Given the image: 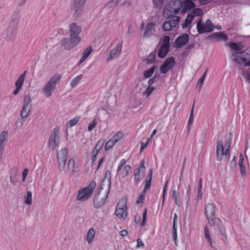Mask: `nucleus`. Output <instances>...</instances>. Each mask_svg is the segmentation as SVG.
<instances>
[{
  "mask_svg": "<svg viewBox=\"0 0 250 250\" xmlns=\"http://www.w3.org/2000/svg\"><path fill=\"white\" fill-rule=\"evenodd\" d=\"M60 74H56L50 77L42 89L43 94L47 98L50 97L56 89L57 84L60 82L61 79Z\"/></svg>",
  "mask_w": 250,
  "mask_h": 250,
  "instance_id": "1",
  "label": "nucleus"
},
{
  "mask_svg": "<svg viewBox=\"0 0 250 250\" xmlns=\"http://www.w3.org/2000/svg\"><path fill=\"white\" fill-rule=\"evenodd\" d=\"M182 4L180 0H171L163 11V15L166 18H169L178 12L181 11Z\"/></svg>",
  "mask_w": 250,
  "mask_h": 250,
  "instance_id": "2",
  "label": "nucleus"
},
{
  "mask_svg": "<svg viewBox=\"0 0 250 250\" xmlns=\"http://www.w3.org/2000/svg\"><path fill=\"white\" fill-rule=\"evenodd\" d=\"M110 189L104 187L103 190L97 191L94 195L93 199V206L96 208H101L105 203Z\"/></svg>",
  "mask_w": 250,
  "mask_h": 250,
  "instance_id": "3",
  "label": "nucleus"
},
{
  "mask_svg": "<svg viewBox=\"0 0 250 250\" xmlns=\"http://www.w3.org/2000/svg\"><path fill=\"white\" fill-rule=\"evenodd\" d=\"M96 184L95 181H91L89 185L81 189L77 196V200L80 201H85L88 200L92 195L93 190L96 188Z\"/></svg>",
  "mask_w": 250,
  "mask_h": 250,
  "instance_id": "4",
  "label": "nucleus"
},
{
  "mask_svg": "<svg viewBox=\"0 0 250 250\" xmlns=\"http://www.w3.org/2000/svg\"><path fill=\"white\" fill-rule=\"evenodd\" d=\"M205 214L208 220V223L211 226H214L217 219L215 217V206L211 204H208L205 207Z\"/></svg>",
  "mask_w": 250,
  "mask_h": 250,
  "instance_id": "5",
  "label": "nucleus"
},
{
  "mask_svg": "<svg viewBox=\"0 0 250 250\" xmlns=\"http://www.w3.org/2000/svg\"><path fill=\"white\" fill-rule=\"evenodd\" d=\"M214 28V25L209 19H208L205 22H202V19H200L197 23V29L199 34L212 32Z\"/></svg>",
  "mask_w": 250,
  "mask_h": 250,
  "instance_id": "6",
  "label": "nucleus"
},
{
  "mask_svg": "<svg viewBox=\"0 0 250 250\" xmlns=\"http://www.w3.org/2000/svg\"><path fill=\"white\" fill-rule=\"evenodd\" d=\"M180 21V17H172L169 20L165 21L163 23L162 27L163 30L165 31H170L173 30H176L178 28Z\"/></svg>",
  "mask_w": 250,
  "mask_h": 250,
  "instance_id": "7",
  "label": "nucleus"
},
{
  "mask_svg": "<svg viewBox=\"0 0 250 250\" xmlns=\"http://www.w3.org/2000/svg\"><path fill=\"white\" fill-rule=\"evenodd\" d=\"M67 155V149L66 147L62 148L58 152L57 162L60 171H63L65 169Z\"/></svg>",
  "mask_w": 250,
  "mask_h": 250,
  "instance_id": "8",
  "label": "nucleus"
},
{
  "mask_svg": "<svg viewBox=\"0 0 250 250\" xmlns=\"http://www.w3.org/2000/svg\"><path fill=\"white\" fill-rule=\"evenodd\" d=\"M60 143L59 127H55L49 137L48 141L49 147L54 150Z\"/></svg>",
  "mask_w": 250,
  "mask_h": 250,
  "instance_id": "9",
  "label": "nucleus"
},
{
  "mask_svg": "<svg viewBox=\"0 0 250 250\" xmlns=\"http://www.w3.org/2000/svg\"><path fill=\"white\" fill-rule=\"evenodd\" d=\"M81 42V41L69 36V37L67 38H64L61 41V44L64 49L70 50L77 46Z\"/></svg>",
  "mask_w": 250,
  "mask_h": 250,
  "instance_id": "10",
  "label": "nucleus"
},
{
  "mask_svg": "<svg viewBox=\"0 0 250 250\" xmlns=\"http://www.w3.org/2000/svg\"><path fill=\"white\" fill-rule=\"evenodd\" d=\"M82 32V27L76 23H72L69 26V36L81 41L80 34Z\"/></svg>",
  "mask_w": 250,
  "mask_h": 250,
  "instance_id": "11",
  "label": "nucleus"
},
{
  "mask_svg": "<svg viewBox=\"0 0 250 250\" xmlns=\"http://www.w3.org/2000/svg\"><path fill=\"white\" fill-rule=\"evenodd\" d=\"M86 1V0H72V7L74 11V16L75 17L78 18L81 15Z\"/></svg>",
  "mask_w": 250,
  "mask_h": 250,
  "instance_id": "12",
  "label": "nucleus"
},
{
  "mask_svg": "<svg viewBox=\"0 0 250 250\" xmlns=\"http://www.w3.org/2000/svg\"><path fill=\"white\" fill-rule=\"evenodd\" d=\"M146 168L144 165V162L142 161L138 168L134 171V180L136 184H138L142 180L145 175Z\"/></svg>",
  "mask_w": 250,
  "mask_h": 250,
  "instance_id": "13",
  "label": "nucleus"
},
{
  "mask_svg": "<svg viewBox=\"0 0 250 250\" xmlns=\"http://www.w3.org/2000/svg\"><path fill=\"white\" fill-rule=\"evenodd\" d=\"M115 214L120 219L125 220L127 216L126 203L125 201H121L117 205Z\"/></svg>",
  "mask_w": 250,
  "mask_h": 250,
  "instance_id": "14",
  "label": "nucleus"
},
{
  "mask_svg": "<svg viewBox=\"0 0 250 250\" xmlns=\"http://www.w3.org/2000/svg\"><path fill=\"white\" fill-rule=\"evenodd\" d=\"M226 151L224 152V147L222 141L218 140L217 142L216 147V160L217 161L221 162L223 161L224 162H228L229 159H226Z\"/></svg>",
  "mask_w": 250,
  "mask_h": 250,
  "instance_id": "15",
  "label": "nucleus"
},
{
  "mask_svg": "<svg viewBox=\"0 0 250 250\" xmlns=\"http://www.w3.org/2000/svg\"><path fill=\"white\" fill-rule=\"evenodd\" d=\"M174 64L175 61L173 57L167 58L160 68L161 72L162 73H167L174 66Z\"/></svg>",
  "mask_w": 250,
  "mask_h": 250,
  "instance_id": "16",
  "label": "nucleus"
},
{
  "mask_svg": "<svg viewBox=\"0 0 250 250\" xmlns=\"http://www.w3.org/2000/svg\"><path fill=\"white\" fill-rule=\"evenodd\" d=\"M156 30V24L153 22H149L146 24L144 28L143 37L147 38L152 36Z\"/></svg>",
  "mask_w": 250,
  "mask_h": 250,
  "instance_id": "17",
  "label": "nucleus"
},
{
  "mask_svg": "<svg viewBox=\"0 0 250 250\" xmlns=\"http://www.w3.org/2000/svg\"><path fill=\"white\" fill-rule=\"evenodd\" d=\"M188 35L187 34H183L178 37L175 40V47L179 48L185 45L188 42Z\"/></svg>",
  "mask_w": 250,
  "mask_h": 250,
  "instance_id": "18",
  "label": "nucleus"
},
{
  "mask_svg": "<svg viewBox=\"0 0 250 250\" xmlns=\"http://www.w3.org/2000/svg\"><path fill=\"white\" fill-rule=\"evenodd\" d=\"M122 42H119L117 45L110 51L109 57L107 61H111L113 58L117 57L119 55L122 51Z\"/></svg>",
  "mask_w": 250,
  "mask_h": 250,
  "instance_id": "19",
  "label": "nucleus"
},
{
  "mask_svg": "<svg viewBox=\"0 0 250 250\" xmlns=\"http://www.w3.org/2000/svg\"><path fill=\"white\" fill-rule=\"evenodd\" d=\"M104 187H106L108 189L111 187V172L110 171H106L104 179L103 180L101 189L103 190Z\"/></svg>",
  "mask_w": 250,
  "mask_h": 250,
  "instance_id": "20",
  "label": "nucleus"
},
{
  "mask_svg": "<svg viewBox=\"0 0 250 250\" xmlns=\"http://www.w3.org/2000/svg\"><path fill=\"white\" fill-rule=\"evenodd\" d=\"M17 29L15 27H9L7 30L6 39L7 40L13 41L16 36Z\"/></svg>",
  "mask_w": 250,
  "mask_h": 250,
  "instance_id": "21",
  "label": "nucleus"
},
{
  "mask_svg": "<svg viewBox=\"0 0 250 250\" xmlns=\"http://www.w3.org/2000/svg\"><path fill=\"white\" fill-rule=\"evenodd\" d=\"M75 162L73 159H70L68 162L67 167L65 171L70 176L73 175L75 172ZM65 171V170H64Z\"/></svg>",
  "mask_w": 250,
  "mask_h": 250,
  "instance_id": "22",
  "label": "nucleus"
},
{
  "mask_svg": "<svg viewBox=\"0 0 250 250\" xmlns=\"http://www.w3.org/2000/svg\"><path fill=\"white\" fill-rule=\"evenodd\" d=\"M182 7H181V12L185 13L187 10L194 7L195 4L191 0H187L181 1Z\"/></svg>",
  "mask_w": 250,
  "mask_h": 250,
  "instance_id": "23",
  "label": "nucleus"
},
{
  "mask_svg": "<svg viewBox=\"0 0 250 250\" xmlns=\"http://www.w3.org/2000/svg\"><path fill=\"white\" fill-rule=\"evenodd\" d=\"M239 55L241 57L244 61V65L245 66H250V54L245 51L238 52Z\"/></svg>",
  "mask_w": 250,
  "mask_h": 250,
  "instance_id": "24",
  "label": "nucleus"
},
{
  "mask_svg": "<svg viewBox=\"0 0 250 250\" xmlns=\"http://www.w3.org/2000/svg\"><path fill=\"white\" fill-rule=\"evenodd\" d=\"M209 37L211 39L216 38L218 40H222L223 41H226L228 39V36L223 32L215 33L211 35Z\"/></svg>",
  "mask_w": 250,
  "mask_h": 250,
  "instance_id": "25",
  "label": "nucleus"
},
{
  "mask_svg": "<svg viewBox=\"0 0 250 250\" xmlns=\"http://www.w3.org/2000/svg\"><path fill=\"white\" fill-rule=\"evenodd\" d=\"M95 235V231L94 229H90L86 234V240L88 244H91L93 241Z\"/></svg>",
  "mask_w": 250,
  "mask_h": 250,
  "instance_id": "26",
  "label": "nucleus"
},
{
  "mask_svg": "<svg viewBox=\"0 0 250 250\" xmlns=\"http://www.w3.org/2000/svg\"><path fill=\"white\" fill-rule=\"evenodd\" d=\"M92 48L91 47H88L83 52V56L79 62V65L82 63L89 56L92 52Z\"/></svg>",
  "mask_w": 250,
  "mask_h": 250,
  "instance_id": "27",
  "label": "nucleus"
},
{
  "mask_svg": "<svg viewBox=\"0 0 250 250\" xmlns=\"http://www.w3.org/2000/svg\"><path fill=\"white\" fill-rule=\"evenodd\" d=\"M204 236L205 239L207 241L208 243L209 244L210 247L212 248L213 247L212 241L210 236L209 230L207 226L205 227L204 229Z\"/></svg>",
  "mask_w": 250,
  "mask_h": 250,
  "instance_id": "28",
  "label": "nucleus"
},
{
  "mask_svg": "<svg viewBox=\"0 0 250 250\" xmlns=\"http://www.w3.org/2000/svg\"><path fill=\"white\" fill-rule=\"evenodd\" d=\"M169 49V48L161 45V47L158 51V57L161 58H164L168 52Z\"/></svg>",
  "mask_w": 250,
  "mask_h": 250,
  "instance_id": "29",
  "label": "nucleus"
},
{
  "mask_svg": "<svg viewBox=\"0 0 250 250\" xmlns=\"http://www.w3.org/2000/svg\"><path fill=\"white\" fill-rule=\"evenodd\" d=\"M26 73V71H24V73L21 74L17 79L16 83L15 86L16 87H19L21 88L22 86L23 85L25 75Z\"/></svg>",
  "mask_w": 250,
  "mask_h": 250,
  "instance_id": "30",
  "label": "nucleus"
},
{
  "mask_svg": "<svg viewBox=\"0 0 250 250\" xmlns=\"http://www.w3.org/2000/svg\"><path fill=\"white\" fill-rule=\"evenodd\" d=\"M229 47L236 51H240L243 49V46L241 42H230L229 44Z\"/></svg>",
  "mask_w": 250,
  "mask_h": 250,
  "instance_id": "31",
  "label": "nucleus"
},
{
  "mask_svg": "<svg viewBox=\"0 0 250 250\" xmlns=\"http://www.w3.org/2000/svg\"><path fill=\"white\" fill-rule=\"evenodd\" d=\"M24 203L25 204L30 205L32 203V194L30 191H28L26 195L24 196Z\"/></svg>",
  "mask_w": 250,
  "mask_h": 250,
  "instance_id": "32",
  "label": "nucleus"
},
{
  "mask_svg": "<svg viewBox=\"0 0 250 250\" xmlns=\"http://www.w3.org/2000/svg\"><path fill=\"white\" fill-rule=\"evenodd\" d=\"M231 144V138L228 140L226 143L227 148L226 150V159H229L230 157V147Z\"/></svg>",
  "mask_w": 250,
  "mask_h": 250,
  "instance_id": "33",
  "label": "nucleus"
},
{
  "mask_svg": "<svg viewBox=\"0 0 250 250\" xmlns=\"http://www.w3.org/2000/svg\"><path fill=\"white\" fill-rule=\"evenodd\" d=\"M239 55V54L238 52L233 53L232 54V60L235 62L237 63H244V61H243V59H241V57Z\"/></svg>",
  "mask_w": 250,
  "mask_h": 250,
  "instance_id": "34",
  "label": "nucleus"
},
{
  "mask_svg": "<svg viewBox=\"0 0 250 250\" xmlns=\"http://www.w3.org/2000/svg\"><path fill=\"white\" fill-rule=\"evenodd\" d=\"M31 107L23 106L21 110V115L22 118H26L30 112Z\"/></svg>",
  "mask_w": 250,
  "mask_h": 250,
  "instance_id": "35",
  "label": "nucleus"
},
{
  "mask_svg": "<svg viewBox=\"0 0 250 250\" xmlns=\"http://www.w3.org/2000/svg\"><path fill=\"white\" fill-rule=\"evenodd\" d=\"M156 69V66L153 65L150 68L148 69L144 72V77L146 78H150L154 73L155 69Z\"/></svg>",
  "mask_w": 250,
  "mask_h": 250,
  "instance_id": "36",
  "label": "nucleus"
},
{
  "mask_svg": "<svg viewBox=\"0 0 250 250\" xmlns=\"http://www.w3.org/2000/svg\"><path fill=\"white\" fill-rule=\"evenodd\" d=\"M216 223H217L219 229H220L222 235H226V230L223 226L222 222L221 221V220L219 218H217Z\"/></svg>",
  "mask_w": 250,
  "mask_h": 250,
  "instance_id": "37",
  "label": "nucleus"
},
{
  "mask_svg": "<svg viewBox=\"0 0 250 250\" xmlns=\"http://www.w3.org/2000/svg\"><path fill=\"white\" fill-rule=\"evenodd\" d=\"M170 40V37L168 36H164L162 40V44L161 46L169 48Z\"/></svg>",
  "mask_w": 250,
  "mask_h": 250,
  "instance_id": "38",
  "label": "nucleus"
},
{
  "mask_svg": "<svg viewBox=\"0 0 250 250\" xmlns=\"http://www.w3.org/2000/svg\"><path fill=\"white\" fill-rule=\"evenodd\" d=\"M8 136L7 131H3L0 133V143L4 144V142L7 140Z\"/></svg>",
  "mask_w": 250,
  "mask_h": 250,
  "instance_id": "39",
  "label": "nucleus"
},
{
  "mask_svg": "<svg viewBox=\"0 0 250 250\" xmlns=\"http://www.w3.org/2000/svg\"><path fill=\"white\" fill-rule=\"evenodd\" d=\"M82 75H80L75 77L71 82L70 85L72 87L74 88L76 86L78 83L82 79Z\"/></svg>",
  "mask_w": 250,
  "mask_h": 250,
  "instance_id": "40",
  "label": "nucleus"
},
{
  "mask_svg": "<svg viewBox=\"0 0 250 250\" xmlns=\"http://www.w3.org/2000/svg\"><path fill=\"white\" fill-rule=\"evenodd\" d=\"M124 136V133L122 131H119L115 134L111 139L113 140L114 142L116 143H117L119 140H120Z\"/></svg>",
  "mask_w": 250,
  "mask_h": 250,
  "instance_id": "41",
  "label": "nucleus"
},
{
  "mask_svg": "<svg viewBox=\"0 0 250 250\" xmlns=\"http://www.w3.org/2000/svg\"><path fill=\"white\" fill-rule=\"evenodd\" d=\"M130 170L131 167L129 165L125 166L122 172V177L124 178L127 176Z\"/></svg>",
  "mask_w": 250,
  "mask_h": 250,
  "instance_id": "42",
  "label": "nucleus"
},
{
  "mask_svg": "<svg viewBox=\"0 0 250 250\" xmlns=\"http://www.w3.org/2000/svg\"><path fill=\"white\" fill-rule=\"evenodd\" d=\"M119 1L120 0H111L106 4L105 7L109 9L115 7L117 5Z\"/></svg>",
  "mask_w": 250,
  "mask_h": 250,
  "instance_id": "43",
  "label": "nucleus"
},
{
  "mask_svg": "<svg viewBox=\"0 0 250 250\" xmlns=\"http://www.w3.org/2000/svg\"><path fill=\"white\" fill-rule=\"evenodd\" d=\"M156 53L155 52H152L150 54L149 56L147 57L146 61V62L147 64H151L153 63L155 61Z\"/></svg>",
  "mask_w": 250,
  "mask_h": 250,
  "instance_id": "44",
  "label": "nucleus"
},
{
  "mask_svg": "<svg viewBox=\"0 0 250 250\" xmlns=\"http://www.w3.org/2000/svg\"><path fill=\"white\" fill-rule=\"evenodd\" d=\"M116 144L115 142L111 138L109 141L105 144L104 149L105 151H107L111 148L114 145Z\"/></svg>",
  "mask_w": 250,
  "mask_h": 250,
  "instance_id": "45",
  "label": "nucleus"
},
{
  "mask_svg": "<svg viewBox=\"0 0 250 250\" xmlns=\"http://www.w3.org/2000/svg\"><path fill=\"white\" fill-rule=\"evenodd\" d=\"M31 100L30 96L29 95H25L24 97L23 106L31 107Z\"/></svg>",
  "mask_w": 250,
  "mask_h": 250,
  "instance_id": "46",
  "label": "nucleus"
},
{
  "mask_svg": "<svg viewBox=\"0 0 250 250\" xmlns=\"http://www.w3.org/2000/svg\"><path fill=\"white\" fill-rule=\"evenodd\" d=\"M80 119V117H76L73 119L70 120L69 122H67L66 125L69 126H72L75 125H76L78 122L79 121Z\"/></svg>",
  "mask_w": 250,
  "mask_h": 250,
  "instance_id": "47",
  "label": "nucleus"
},
{
  "mask_svg": "<svg viewBox=\"0 0 250 250\" xmlns=\"http://www.w3.org/2000/svg\"><path fill=\"white\" fill-rule=\"evenodd\" d=\"M179 193L178 192H177L175 190H173L172 191V199H174V202L176 205L178 206H179V203H178V198L179 197Z\"/></svg>",
  "mask_w": 250,
  "mask_h": 250,
  "instance_id": "48",
  "label": "nucleus"
},
{
  "mask_svg": "<svg viewBox=\"0 0 250 250\" xmlns=\"http://www.w3.org/2000/svg\"><path fill=\"white\" fill-rule=\"evenodd\" d=\"M203 11L200 8L193 9L191 15L194 16H198L202 14Z\"/></svg>",
  "mask_w": 250,
  "mask_h": 250,
  "instance_id": "49",
  "label": "nucleus"
},
{
  "mask_svg": "<svg viewBox=\"0 0 250 250\" xmlns=\"http://www.w3.org/2000/svg\"><path fill=\"white\" fill-rule=\"evenodd\" d=\"M97 124V122L96 119H94L92 121L91 123H90L88 126V131H91L93 129L95 128Z\"/></svg>",
  "mask_w": 250,
  "mask_h": 250,
  "instance_id": "50",
  "label": "nucleus"
},
{
  "mask_svg": "<svg viewBox=\"0 0 250 250\" xmlns=\"http://www.w3.org/2000/svg\"><path fill=\"white\" fill-rule=\"evenodd\" d=\"M240 173L243 177H245L247 176V172L245 167L244 165H240Z\"/></svg>",
  "mask_w": 250,
  "mask_h": 250,
  "instance_id": "51",
  "label": "nucleus"
},
{
  "mask_svg": "<svg viewBox=\"0 0 250 250\" xmlns=\"http://www.w3.org/2000/svg\"><path fill=\"white\" fill-rule=\"evenodd\" d=\"M151 182L150 180H147L145 181V186L144 189V193L145 194V192L149 189V188L151 186Z\"/></svg>",
  "mask_w": 250,
  "mask_h": 250,
  "instance_id": "52",
  "label": "nucleus"
},
{
  "mask_svg": "<svg viewBox=\"0 0 250 250\" xmlns=\"http://www.w3.org/2000/svg\"><path fill=\"white\" fill-rule=\"evenodd\" d=\"M154 88L153 87L149 86L146 88V89L143 92L144 95H146L147 96H149L150 94L154 90Z\"/></svg>",
  "mask_w": 250,
  "mask_h": 250,
  "instance_id": "53",
  "label": "nucleus"
},
{
  "mask_svg": "<svg viewBox=\"0 0 250 250\" xmlns=\"http://www.w3.org/2000/svg\"><path fill=\"white\" fill-rule=\"evenodd\" d=\"M10 181L14 185H16L18 182V179L15 175H12L11 174L10 176Z\"/></svg>",
  "mask_w": 250,
  "mask_h": 250,
  "instance_id": "54",
  "label": "nucleus"
},
{
  "mask_svg": "<svg viewBox=\"0 0 250 250\" xmlns=\"http://www.w3.org/2000/svg\"><path fill=\"white\" fill-rule=\"evenodd\" d=\"M146 220H147V210H146V208L143 213V221L142 222V226H145L146 225Z\"/></svg>",
  "mask_w": 250,
  "mask_h": 250,
  "instance_id": "55",
  "label": "nucleus"
},
{
  "mask_svg": "<svg viewBox=\"0 0 250 250\" xmlns=\"http://www.w3.org/2000/svg\"><path fill=\"white\" fill-rule=\"evenodd\" d=\"M104 140H100L98 142V143L95 146L97 147V148L100 149L101 150L102 148V147L104 145Z\"/></svg>",
  "mask_w": 250,
  "mask_h": 250,
  "instance_id": "56",
  "label": "nucleus"
},
{
  "mask_svg": "<svg viewBox=\"0 0 250 250\" xmlns=\"http://www.w3.org/2000/svg\"><path fill=\"white\" fill-rule=\"evenodd\" d=\"M244 76L246 81L250 83V71H247L244 73Z\"/></svg>",
  "mask_w": 250,
  "mask_h": 250,
  "instance_id": "57",
  "label": "nucleus"
},
{
  "mask_svg": "<svg viewBox=\"0 0 250 250\" xmlns=\"http://www.w3.org/2000/svg\"><path fill=\"white\" fill-rule=\"evenodd\" d=\"M137 245L136 246L137 248H138L140 247H142V248H144L145 247V245L143 243L142 240L140 238L137 239Z\"/></svg>",
  "mask_w": 250,
  "mask_h": 250,
  "instance_id": "58",
  "label": "nucleus"
},
{
  "mask_svg": "<svg viewBox=\"0 0 250 250\" xmlns=\"http://www.w3.org/2000/svg\"><path fill=\"white\" fill-rule=\"evenodd\" d=\"M158 78H159V76L155 75V76L152 78L149 79V80L148 81L149 84L150 85L154 84L155 83V82H156V80Z\"/></svg>",
  "mask_w": 250,
  "mask_h": 250,
  "instance_id": "59",
  "label": "nucleus"
},
{
  "mask_svg": "<svg viewBox=\"0 0 250 250\" xmlns=\"http://www.w3.org/2000/svg\"><path fill=\"white\" fill-rule=\"evenodd\" d=\"M193 19H194V15L190 14V15H188L185 21H186L188 23L190 24L192 21Z\"/></svg>",
  "mask_w": 250,
  "mask_h": 250,
  "instance_id": "60",
  "label": "nucleus"
},
{
  "mask_svg": "<svg viewBox=\"0 0 250 250\" xmlns=\"http://www.w3.org/2000/svg\"><path fill=\"white\" fill-rule=\"evenodd\" d=\"M144 194H142L141 195L139 196V197L138 198L137 201H136V203L137 204H140V203H142L143 202V201L145 200V195H144Z\"/></svg>",
  "mask_w": 250,
  "mask_h": 250,
  "instance_id": "61",
  "label": "nucleus"
},
{
  "mask_svg": "<svg viewBox=\"0 0 250 250\" xmlns=\"http://www.w3.org/2000/svg\"><path fill=\"white\" fill-rule=\"evenodd\" d=\"M28 169H27V168L24 169L23 171V172L22 174V181L23 182H25L26 177L28 174Z\"/></svg>",
  "mask_w": 250,
  "mask_h": 250,
  "instance_id": "62",
  "label": "nucleus"
},
{
  "mask_svg": "<svg viewBox=\"0 0 250 250\" xmlns=\"http://www.w3.org/2000/svg\"><path fill=\"white\" fill-rule=\"evenodd\" d=\"M126 163V161L125 159H122L118 166V168H117V171H119V170L121 169L122 166H124Z\"/></svg>",
  "mask_w": 250,
  "mask_h": 250,
  "instance_id": "63",
  "label": "nucleus"
},
{
  "mask_svg": "<svg viewBox=\"0 0 250 250\" xmlns=\"http://www.w3.org/2000/svg\"><path fill=\"white\" fill-rule=\"evenodd\" d=\"M134 221L136 224H139L141 222V216L138 215H136L134 217Z\"/></svg>",
  "mask_w": 250,
  "mask_h": 250,
  "instance_id": "64",
  "label": "nucleus"
}]
</instances>
